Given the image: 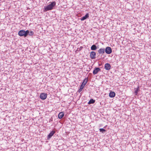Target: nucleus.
Masks as SVG:
<instances>
[{
  "label": "nucleus",
  "mask_w": 151,
  "mask_h": 151,
  "mask_svg": "<svg viewBox=\"0 0 151 151\" xmlns=\"http://www.w3.org/2000/svg\"><path fill=\"white\" fill-rule=\"evenodd\" d=\"M56 4V3L55 1L50 2V4L44 7L43 11L46 12L53 9Z\"/></svg>",
  "instance_id": "nucleus-1"
},
{
  "label": "nucleus",
  "mask_w": 151,
  "mask_h": 151,
  "mask_svg": "<svg viewBox=\"0 0 151 151\" xmlns=\"http://www.w3.org/2000/svg\"><path fill=\"white\" fill-rule=\"evenodd\" d=\"M88 80L87 79H86V78H85L84 79V80H83V82L81 84V85L80 89H79L78 91V92L79 93H80L82 91L84 87L85 86L87 83L88 82Z\"/></svg>",
  "instance_id": "nucleus-2"
},
{
  "label": "nucleus",
  "mask_w": 151,
  "mask_h": 151,
  "mask_svg": "<svg viewBox=\"0 0 151 151\" xmlns=\"http://www.w3.org/2000/svg\"><path fill=\"white\" fill-rule=\"evenodd\" d=\"M28 31H25L23 30H22L19 31L18 32V35L20 36H24L26 37L27 36V33Z\"/></svg>",
  "instance_id": "nucleus-3"
},
{
  "label": "nucleus",
  "mask_w": 151,
  "mask_h": 151,
  "mask_svg": "<svg viewBox=\"0 0 151 151\" xmlns=\"http://www.w3.org/2000/svg\"><path fill=\"white\" fill-rule=\"evenodd\" d=\"M104 50L106 53L108 54H111L112 52L111 48L109 47H106L105 49L104 48Z\"/></svg>",
  "instance_id": "nucleus-4"
},
{
  "label": "nucleus",
  "mask_w": 151,
  "mask_h": 151,
  "mask_svg": "<svg viewBox=\"0 0 151 151\" xmlns=\"http://www.w3.org/2000/svg\"><path fill=\"white\" fill-rule=\"evenodd\" d=\"M55 133V131L54 130H52L51 131L50 133L48 135L47 137V139L49 140L51 137Z\"/></svg>",
  "instance_id": "nucleus-5"
},
{
  "label": "nucleus",
  "mask_w": 151,
  "mask_h": 151,
  "mask_svg": "<svg viewBox=\"0 0 151 151\" xmlns=\"http://www.w3.org/2000/svg\"><path fill=\"white\" fill-rule=\"evenodd\" d=\"M47 95L45 93H41L40 96V98L42 100H45L47 98Z\"/></svg>",
  "instance_id": "nucleus-6"
},
{
  "label": "nucleus",
  "mask_w": 151,
  "mask_h": 151,
  "mask_svg": "<svg viewBox=\"0 0 151 151\" xmlns=\"http://www.w3.org/2000/svg\"><path fill=\"white\" fill-rule=\"evenodd\" d=\"M101 69L98 67L95 68L93 71V73L94 75L97 74L98 73L101 71Z\"/></svg>",
  "instance_id": "nucleus-7"
},
{
  "label": "nucleus",
  "mask_w": 151,
  "mask_h": 151,
  "mask_svg": "<svg viewBox=\"0 0 151 151\" xmlns=\"http://www.w3.org/2000/svg\"><path fill=\"white\" fill-rule=\"evenodd\" d=\"M90 58L92 59H95L96 58V53L94 51H92L90 53Z\"/></svg>",
  "instance_id": "nucleus-8"
},
{
  "label": "nucleus",
  "mask_w": 151,
  "mask_h": 151,
  "mask_svg": "<svg viewBox=\"0 0 151 151\" xmlns=\"http://www.w3.org/2000/svg\"><path fill=\"white\" fill-rule=\"evenodd\" d=\"M111 68V66L110 64L106 63L104 65V68L106 70H109Z\"/></svg>",
  "instance_id": "nucleus-9"
},
{
  "label": "nucleus",
  "mask_w": 151,
  "mask_h": 151,
  "mask_svg": "<svg viewBox=\"0 0 151 151\" xmlns=\"http://www.w3.org/2000/svg\"><path fill=\"white\" fill-rule=\"evenodd\" d=\"M98 52L99 53L100 55H103L105 53V51L104 50V48H100L98 50Z\"/></svg>",
  "instance_id": "nucleus-10"
},
{
  "label": "nucleus",
  "mask_w": 151,
  "mask_h": 151,
  "mask_svg": "<svg viewBox=\"0 0 151 151\" xmlns=\"http://www.w3.org/2000/svg\"><path fill=\"white\" fill-rule=\"evenodd\" d=\"M89 17V14L88 13L86 14L85 16L82 17L80 18V19L81 21H83L87 18H88Z\"/></svg>",
  "instance_id": "nucleus-11"
},
{
  "label": "nucleus",
  "mask_w": 151,
  "mask_h": 151,
  "mask_svg": "<svg viewBox=\"0 0 151 151\" xmlns=\"http://www.w3.org/2000/svg\"><path fill=\"white\" fill-rule=\"evenodd\" d=\"M64 116V114L63 112H61L59 113L58 115L59 119H61Z\"/></svg>",
  "instance_id": "nucleus-12"
},
{
  "label": "nucleus",
  "mask_w": 151,
  "mask_h": 151,
  "mask_svg": "<svg viewBox=\"0 0 151 151\" xmlns=\"http://www.w3.org/2000/svg\"><path fill=\"white\" fill-rule=\"evenodd\" d=\"M115 93L113 91H111L109 94V96L110 98H113L115 96Z\"/></svg>",
  "instance_id": "nucleus-13"
},
{
  "label": "nucleus",
  "mask_w": 151,
  "mask_h": 151,
  "mask_svg": "<svg viewBox=\"0 0 151 151\" xmlns=\"http://www.w3.org/2000/svg\"><path fill=\"white\" fill-rule=\"evenodd\" d=\"M27 31H28V32L27 33V36L28 35H29V36H32L33 35H34V32L33 31L30 30V31L29 30H27Z\"/></svg>",
  "instance_id": "nucleus-14"
},
{
  "label": "nucleus",
  "mask_w": 151,
  "mask_h": 151,
  "mask_svg": "<svg viewBox=\"0 0 151 151\" xmlns=\"http://www.w3.org/2000/svg\"><path fill=\"white\" fill-rule=\"evenodd\" d=\"M97 49V47L95 45H93L91 47V49L92 50H95Z\"/></svg>",
  "instance_id": "nucleus-15"
},
{
  "label": "nucleus",
  "mask_w": 151,
  "mask_h": 151,
  "mask_svg": "<svg viewBox=\"0 0 151 151\" xmlns=\"http://www.w3.org/2000/svg\"><path fill=\"white\" fill-rule=\"evenodd\" d=\"M95 101V100L93 99H91L88 102V104H94Z\"/></svg>",
  "instance_id": "nucleus-16"
},
{
  "label": "nucleus",
  "mask_w": 151,
  "mask_h": 151,
  "mask_svg": "<svg viewBox=\"0 0 151 151\" xmlns=\"http://www.w3.org/2000/svg\"><path fill=\"white\" fill-rule=\"evenodd\" d=\"M139 86H138L137 88H134V90H135L134 93L135 95L137 96V95L138 92L139 90Z\"/></svg>",
  "instance_id": "nucleus-17"
},
{
  "label": "nucleus",
  "mask_w": 151,
  "mask_h": 151,
  "mask_svg": "<svg viewBox=\"0 0 151 151\" xmlns=\"http://www.w3.org/2000/svg\"><path fill=\"white\" fill-rule=\"evenodd\" d=\"M99 131L102 133H104L106 131V129L103 128H100L99 129Z\"/></svg>",
  "instance_id": "nucleus-18"
},
{
  "label": "nucleus",
  "mask_w": 151,
  "mask_h": 151,
  "mask_svg": "<svg viewBox=\"0 0 151 151\" xmlns=\"http://www.w3.org/2000/svg\"><path fill=\"white\" fill-rule=\"evenodd\" d=\"M83 48L82 47H81L80 48H77V51H80Z\"/></svg>",
  "instance_id": "nucleus-19"
},
{
  "label": "nucleus",
  "mask_w": 151,
  "mask_h": 151,
  "mask_svg": "<svg viewBox=\"0 0 151 151\" xmlns=\"http://www.w3.org/2000/svg\"><path fill=\"white\" fill-rule=\"evenodd\" d=\"M52 117L49 120V122H52Z\"/></svg>",
  "instance_id": "nucleus-20"
},
{
  "label": "nucleus",
  "mask_w": 151,
  "mask_h": 151,
  "mask_svg": "<svg viewBox=\"0 0 151 151\" xmlns=\"http://www.w3.org/2000/svg\"><path fill=\"white\" fill-rule=\"evenodd\" d=\"M101 65L99 64V66H100Z\"/></svg>",
  "instance_id": "nucleus-21"
}]
</instances>
